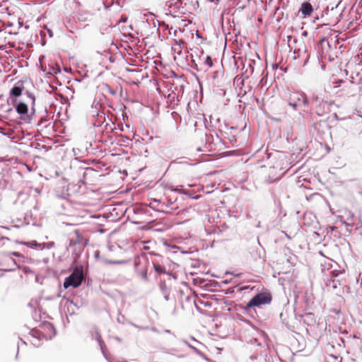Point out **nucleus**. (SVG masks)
<instances>
[{"label":"nucleus","instance_id":"obj_16","mask_svg":"<svg viewBox=\"0 0 362 362\" xmlns=\"http://www.w3.org/2000/svg\"><path fill=\"white\" fill-rule=\"evenodd\" d=\"M111 264H119L120 263V262H118V261H111V262H109Z\"/></svg>","mask_w":362,"mask_h":362},{"label":"nucleus","instance_id":"obj_5","mask_svg":"<svg viewBox=\"0 0 362 362\" xmlns=\"http://www.w3.org/2000/svg\"><path fill=\"white\" fill-rule=\"evenodd\" d=\"M313 11L312 4L310 2L306 1L301 4L298 10V13H300L302 18H305L311 16Z\"/></svg>","mask_w":362,"mask_h":362},{"label":"nucleus","instance_id":"obj_17","mask_svg":"<svg viewBox=\"0 0 362 362\" xmlns=\"http://www.w3.org/2000/svg\"><path fill=\"white\" fill-rule=\"evenodd\" d=\"M144 249L147 250V249H148V247H146V246H144Z\"/></svg>","mask_w":362,"mask_h":362},{"label":"nucleus","instance_id":"obj_2","mask_svg":"<svg viewBox=\"0 0 362 362\" xmlns=\"http://www.w3.org/2000/svg\"><path fill=\"white\" fill-rule=\"evenodd\" d=\"M272 296L269 293H259L255 295L247 303L246 308L259 307L262 305L270 303Z\"/></svg>","mask_w":362,"mask_h":362},{"label":"nucleus","instance_id":"obj_6","mask_svg":"<svg viewBox=\"0 0 362 362\" xmlns=\"http://www.w3.org/2000/svg\"><path fill=\"white\" fill-rule=\"evenodd\" d=\"M185 44L183 40H175V45L172 47L174 54L180 55L182 52L183 45Z\"/></svg>","mask_w":362,"mask_h":362},{"label":"nucleus","instance_id":"obj_12","mask_svg":"<svg viewBox=\"0 0 362 362\" xmlns=\"http://www.w3.org/2000/svg\"><path fill=\"white\" fill-rule=\"evenodd\" d=\"M74 235H76V237L77 238V240H76L74 243H73V245H76V244H79V243H81V240H82V237H81V234H80L79 231H78V230H75V231L74 232ZM70 244H71V245L72 244V240H71V243H70Z\"/></svg>","mask_w":362,"mask_h":362},{"label":"nucleus","instance_id":"obj_10","mask_svg":"<svg viewBox=\"0 0 362 362\" xmlns=\"http://www.w3.org/2000/svg\"><path fill=\"white\" fill-rule=\"evenodd\" d=\"M22 91H23V88L19 87V86H14L11 90V95L15 96V97H18L20 96L21 94H22Z\"/></svg>","mask_w":362,"mask_h":362},{"label":"nucleus","instance_id":"obj_14","mask_svg":"<svg viewBox=\"0 0 362 362\" xmlns=\"http://www.w3.org/2000/svg\"><path fill=\"white\" fill-rule=\"evenodd\" d=\"M11 255L16 256V257H21V255L19 252H13L11 253Z\"/></svg>","mask_w":362,"mask_h":362},{"label":"nucleus","instance_id":"obj_19","mask_svg":"<svg viewBox=\"0 0 362 362\" xmlns=\"http://www.w3.org/2000/svg\"><path fill=\"white\" fill-rule=\"evenodd\" d=\"M361 284H362V278H361Z\"/></svg>","mask_w":362,"mask_h":362},{"label":"nucleus","instance_id":"obj_1","mask_svg":"<svg viewBox=\"0 0 362 362\" xmlns=\"http://www.w3.org/2000/svg\"><path fill=\"white\" fill-rule=\"evenodd\" d=\"M83 279V267H76L74 269L71 274L65 279L64 282V287L68 288L69 286L74 288L78 287Z\"/></svg>","mask_w":362,"mask_h":362},{"label":"nucleus","instance_id":"obj_13","mask_svg":"<svg viewBox=\"0 0 362 362\" xmlns=\"http://www.w3.org/2000/svg\"><path fill=\"white\" fill-rule=\"evenodd\" d=\"M96 334H97V339H98V342L100 343V344L102 345V344H103V341L102 339V337H101L100 334L98 332H97Z\"/></svg>","mask_w":362,"mask_h":362},{"label":"nucleus","instance_id":"obj_8","mask_svg":"<svg viewBox=\"0 0 362 362\" xmlns=\"http://www.w3.org/2000/svg\"><path fill=\"white\" fill-rule=\"evenodd\" d=\"M40 328H41L42 330L47 331L49 332L48 336H45V338H47H47H52L55 334L54 328L49 322L44 323L40 327Z\"/></svg>","mask_w":362,"mask_h":362},{"label":"nucleus","instance_id":"obj_11","mask_svg":"<svg viewBox=\"0 0 362 362\" xmlns=\"http://www.w3.org/2000/svg\"><path fill=\"white\" fill-rule=\"evenodd\" d=\"M153 267H154L156 272L159 274L165 273V269L164 268V267H163L162 265H160L159 264L154 263Z\"/></svg>","mask_w":362,"mask_h":362},{"label":"nucleus","instance_id":"obj_9","mask_svg":"<svg viewBox=\"0 0 362 362\" xmlns=\"http://www.w3.org/2000/svg\"><path fill=\"white\" fill-rule=\"evenodd\" d=\"M16 112L20 115H25L28 113V105L24 103H18L16 106Z\"/></svg>","mask_w":362,"mask_h":362},{"label":"nucleus","instance_id":"obj_4","mask_svg":"<svg viewBox=\"0 0 362 362\" xmlns=\"http://www.w3.org/2000/svg\"><path fill=\"white\" fill-rule=\"evenodd\" d=\"M148 262L147 260H144L141 262V260L135 261V268L136 272L139 275L141 276V278L144 281L148 280L147 276V267H148Z\"/></svg>","mask_w":362,"mask_h":362},{"label":"nucleus","instance_id":"obj_18","mask_svg":"<svg viewBox=\"0 0 362 362\" xmlns=\"http://www.w3.org/2000/svg\"><path fill=\"white\" fill-rule=\"evenodd\" d=\"M342 82H343V81H339L337 83H341Z\"/></svg>","mask_w":362,"mask_h":362},{"label":"nucleus","instance_id":"obj_3","mask_svg":"<svg viewBox=\"0 0 362 362\" xmlns=\"http://www.w3.org/2000/svg\"><path fill=\"white\" fill-rule=\"evenodd\" d=\"M305 102L306 98L303 93L294 92L291 93L289 95L288 104L293 107H296L301 103H305Z\"/></svg>","mask_w":362,"mask_h":362},{"label":"nucleus","instance_id":"obj_7","mask_svg":"<svg viewBox=\"0 0 362 362\" xmlns=\"http://www.w3.org/2000/svg\"><path fill=\"white\" fill-rule=\"evenodd\" d=\"M199 59L202 61V64L206 66L207 69L213 66V62L210 56L204 54V51H202V54L199 57Z\"/></svg>","mask_w":362,"mask_h":362},{"label":"nucleus","instance_id":"obj_15","mask_svg":"<svg viewBox=\"0 0 362 362\" xmlns=\"http://www.w3.org/2000/svg\"><path fill=\"white\" fill-rule=\"evenodd\" d=\"M45 120H46V119H43V118H41L40 120L38 122V125H40Z\"/></svg>","mask_w":362,"mask_h":362}]
</instances>
